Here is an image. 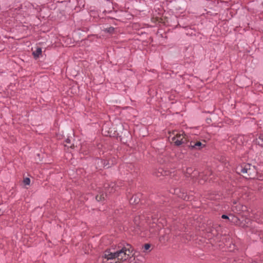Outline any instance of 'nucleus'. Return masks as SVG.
<instances>
[{"label": "nucleus", "mask_w": 263, "mask_h": 263, "mask_svg": "<svg viewBox=\"0 0 263 263\" xmlns=\"http://www.w3.org/2000/svg\"><path fill=\"white\" fill-rule=\"evenodd\" d=\"M133 249L129 244L123 247L118 246L117 250H105L102 255L104 263H122L130 258Z\"/></svg>", "instance_id": "f257e3e1"}, {"label": "nucleus", "mask_w": 263, "mask_h": 263, "mask_svg": "<svg viewBox=\"0 0 263 263\" xmlns=\"http://www.w3.org/2000/svg\"><path fill=\"white\" fill-rule=\"evenodd\" d=\"M104 188L105 190V192L103 191L101 192L96 195V199L97 201H101L105 200L107 197L108 193H111L116 191V186H115V184L114 183H111L110 184H105L104 185Z\"/></svg>", "instance_id": "f03ea898"}, {"label": "nucleus", "mask_w": 263, "mask_h": 263, "mask_svg": "<svg viewBox=\"0 0 263 263\" xmlns=\"http://www.w3.org/2000/svg\"><path fill=\"white\" fill-rule=\"evenodd\" d=\"M182 134L177 133L174 137L172 138V141L177 146H180L183 144H185L187 145L189 141H188L187 138L185 135Z\"/></svg>", "instance_id": "7ed1b4c3"}, {"label": "nucleus", "mask_w": 263, "mask_h": 263, "mask_svg": "<svg viewBox=\"0 0 263 263\" xmlns=\"http://www.w3.org/2000/svg\"><path fill=\"white\" fill-rule=\"evenodd\" d=\"M187 146L191 149H195L197 150L201 149L202 148L205 146V145L202 144L200 141H191L189 142V144H187Z\"/></svg>", "instance_id": "20e7f679"}, {"label": "nucleus", "mask_w": 263, "mask_h": 263, "mask_svg": "<svg viewBox=\"0 0 263 263\" xmlns=\"http://www.w3.org/2000/svg\"><path fill=\"white\" fill-rule=\"evenodd\" d=\"M238 170L241 173H246L249 175L251 174V165L250 164H246L243 166L241 165L240 167L238 168Z\"/></svg>", "instance_id": "39448f33"}, {"label": "nucleus", "mask_w": 263, "mask_h": 263, "mask_svg": "<svg viewBox=\"0 0 263 263\" xmlns=\"http://www.w3.org/2000/svg\"><path fill=\"white\" fill-rule=\"evenodd\" d=\"M97 161L98 164L100 163L101 164L100 166H103L104 167H106V168H108L110 166V163L108 160H103V159H97L96 160Z\"/></svg>", "instance_id": "423d86ee"}, {"label": "nucleus", "mask_w": 263, "mask_h": 263, "mask_svg": "<svg viewBox=\"0 0 263 263\" xmlns=\"http://www.w3.org/2000/svg\"><path fill=\"white\" fill-rule=\"evenodd\" d=\"M42 48L41 47H37L35 51L32 53V54L35 59L39 58L42 54Z\"/></svg>", "instance_id": "0eeeda50"}, {"label": "nucleus", "mask_w": 263, "mask_h": 263, "mask_svg": "<svg viewBox=\"0 0 263 263\" xmlns=\"http://www.w3.org/2000/svg\"><path fill=\"white\" fill-rule=\"evenodd\" d=\"M256 143L261 146H263V135H261L256 139Z\"/></svg>", "instance_id": "6e6552de"}, {"label": "nucleus", "mask_w": 263, "mask_h": 263, "mask_svg": "<svg viewBox=\"0 0 263 263\" xmlns=\"http://www.w3.org/2000/svg\"><path fill=\"white\" fill-rule=\"evenodd\" d=\"M24 183L26 185H29L30 183V180L29 178H26L24 179Z\"/></svg>", "instance_id": "1a4fd4ad"}, {"label": "nucleus", "mask_w": 263, "mask_h": 263, "mask_svg": "<svg viewBox=\"0 0 263 263\" xmlns=\"http://www.w3.org/2000/svg\"><path fill=\"white\" fill-rule=\"evenodd\" d=\"M150 247H151V246H150L149 244L146 243L144 246V249L145 250H148L149 249Z\"/></svg>", "instance_id": "9d476101"}, {"label": "nucleus", "mask_w": 263, "mask_h": 263, "mask_svg": "<svg viewBox=\"0 0 263 263\" xmlns=\"http://www.w3.org/2000/svg\"><path fill=\"white\" fill-rule=\"evenodd\" d=\"M106 29L107 30V32H111L114 31V28L113 27H110L109 28H106Z\"/></svg>", "instance_id": "9b49d317"}, {"label": "nucleus", "mask_w": 263, "mask_h": 263, "mask_svg": "<svg viewBox=\"0 0 263 263\" xmlns=\"http://www.w3.org/2000/svg\"><path fill=\"white\" fill-rule=\"evenodd\" d=\"M221 218L223 219H229V217L226 215H222Z\"/></svg>", "instance_id": "f8f14e48"}, {"label": "nucleus", "mask_w": 263, "mask_h": 263, "mask_svg": "<svg viewBox=\"0 0 263 263\" xmlns=\"http://www.w3.org/2000/svg\"><path fill=\"white\" fill-rule=\"evenodd\" d=\"M65 142H66L67 143H70V140L69 138H67V139H66V140H65Z\"/></svg>", "instance_id": "ddd939ff"}, {"label": "nucleus", "mask_w": 263, "mask_h": 263, "mask_svg": "<svg viewBox=\"0 0 263 263\" xmlns=\"http://www.w3.org/2000/svg\"><path fill=\"white\" fill-rule=\"evenodd\" d=\"M3 213V212L2 211V210L0 209V216L2 215Z\"/></svg>", "instance_id": "4468645a"}]
</instances>
